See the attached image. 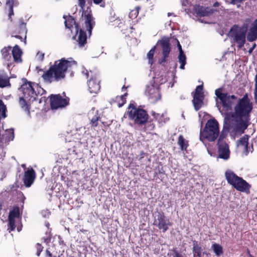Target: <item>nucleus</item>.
<instances>
[{
  "mask_svg": "<svg viewBox=\"0 0 257 257\" xmlns=\"http://www.w3.org/2000/svg\"><path fill=\"white\" fill-rule=\"evenodd\" d=\"M147 124L148 130L150 131L153 130L155 127V124L153 123V120L151 119L150 120L148 119Z\"/></svg>",
  "mask_w": 257,
  "mask_h": 257,
  "instance_id": "37998d69",
  "label": "nucleus"
},
{
  "mask_svg": "<svg viewBox=\"0 0 257 257\" xmlns=\"http://www.w3.org/2000/svg\"><path fill=\"white\" fill-rule=\"evenodd\" d=\"M222 91V88H219L215 90V93L217 97L220 99L222 106V109L220 111L224 115V123L225 117L232 110L233 102L232 100L237 99V97L234 95H229L227 93H223Z\"/></svg>",
  "mask_w": 257,
  "mask_h": 257,
  "instance_id": "423d86ee",
  "label": "nucleus"
},
{
  "mask_svg": "<svg viewBox=\"0 0 257 257\" xmlns=\"http://www.w3.org/2000/svg\"><path fill=\"white\" fill-rule=\"evenodd\" d=\"M8 221H9V224L11 228V230H14L16 228L15 219L8 218Z\"/></svg>",
  "mask_w": 257,
  "mask_h": 257,
  "instance_id": "79ce46f5",
  "label": "nucleus"
},
{
  "mask_svg": "<svg viewBox=\"0 0 257 257\" xmlns=\"http://www.w3.org/2000/svg\"><path fill=\"white\" fill-rule=\"evenodd\" d=\"M85 75H86V76L87 78H88V76H89V72H87L85 73Z\"/></svg>",
  "mask_w": 257,
  "mask_h": 257,
  "instance_id": "13d9d810",
  "label": "nucleus"
},
{
  "mask_svg": "<svg viewBox=\"0 0 257 257\" xmlns=\"http://www.w3.org/2000/svg\"><path fill=\"white\" fill-rule=\"evenodd\" d=\"M162 47V54L169 55L171 51L170 44L168 38H164L161 41Z\"/></svg>",
  "mask_w": 257,
  "mask_h": 257,
  "instance_id": "393cba45",
  "label": "nucleus"
},
{
  "mask_svg": "<svg viewBox=\"0 0 257 257\" xmlns=\"http://www.w3.org/2000/svg\"><path fill=\"white\" fill-rule=\"evenodd\" d=\"M153 225L162 230L163 232H165L172 225V223L163 212H158L154 216Z\"/></svg>",
  "mask_w": 257,
  "mask_h": 257,
  "instance_id": "9b49d317",
  "label": "nucleus"
},
{
  "mask_svg": "<svg viewBox=\"0 0 257 257\" xmlns=\"http://www.w3.org/2000/svg\"><path fill=\"white\" fill-rule=\"evenodd\" d=\"M225 179L228 183L236 190L249 193L251 186L241 177L237 176L231 170H227L225 173Z\"/></svg>",
  "mask_w": 257,
  "mask_h": 257,
  "instance_id": "20e7f679",
  "label": "nucleus"
},
{
  "mask_svg": "<svg viewBox=\"0 0 257 257\" xmlns=\"http://www.w3.org/2000/svg\"><path fill=\"white\" fill-rule=\"evenodd\" d=\"M2 5V3L1 2H0V6Z\"/></svg>",
  "mask_w": 257,
  "mask_h": 257,
  "instance_id": "69168bd1",
  "label": "nucleus"
},
{
  "mask_svg": "<svg viewBox=\"0 0 257 257\" xmlns=\"http://www.w3.org/2000/svg\"><path fill=\"white\" fill-rule=\"evenodd\" d=\"M49 98L50 106L52 109L63 108L69 104L70 99L66 96L65 92L62 93V95L60 94H51Z\"/></svg>",
  "mask_w": 257,
  "mask_h": 257,
  "instance_id": "9d476101",
  "label": "nucleus"
},
{
  "mask_svg": "<svg viewBox=\"0 0 257 257\" xmlns=\"http://www.w3.org/2000/svg\"><path fill=\"white\" fill-rule=\"evenodd\" d=\"M203 89V84L197 86L195 89L193 96H204L203 92L202 91Z\"/></svg>",
  "mask_w": 257,
  "mask_h": 257,
  "instance_id": "ea45409f",
  "label": "nucleus"
},
{
  "mask_svg": "<svg viewBox=\"0 0 257 257\" xmlns=\"http://www.w3.org/2000/svg\"><path fill=\"white\" fill-rule=\"evenodd\" d=\"M156 50V46L153 47L148 53L147 54V58L149 60V63L150 64H153L154 62V55L155 54Z\"/></svg>",
  "mask_w": 257,
  "mask_h": 257,
  "instance_id": "4c0bfd02",
  "label": "nucleus"
},
{
  "mask_svg": "<svg viewBox=\"0 0 257 257\" xmlns=\"http://www.w3.org/2000/svg\"><path fill=\"white\" fill-rule=\"evenodd\" d=\"M211 248L213 249L214 253L216 255L219 256H220L223 252V248L222 246L219 244L216 243H214L212 246Z\"/></svg>",
  "mask_w": 257,
  "mask_h": 257,
  "instance_id": "2f4dec72",
  "label": "nucleus"
},
{
  "mask_svg": "<svg viewBox=\"0 0 257 257\" xmlns=\"http://www.w3.org/2000/svg\"><path fill=\"white\" fill-rule=\"evenodd\" d=\"M127 95V93H125L123 95L121 96H117L115 97L114 102L117 105L120 107L122 106L126 102V96Z\"/></svg>",
  "mask_w": 257,
  "mask_h": 257,
  "instance_id": "c756f323",
  "label": "nucleus"
},
{
  "mask_svg": "<svg viewBox=\"0 0 257 257\" xmlns=\"http://www.w3.org/2000/svg\"><path fill=\"white\" fill-rule=\"evenodd\" d=\"M13 57L15 62L21 63L22 62V51L18 45H16L12 51Z\"/></svg>",
  "mask_w": 257,
  "mask_h": 257,
  "instance_id": "4be33fe9",
  "label": "nucleus"
},
{
  "mask_svg": "<svg viewBox=\"0 0 257 257\" xmlns=\"http://www.w3.org/2000/svg\"><path fill=\"white\" fill-rule=\"evenodd\" d=\"M41 57H42L41 60H43L44 58V54H42V56H41Z\"/></svg>",
  "mask_w": 257,
  "mask_h": 257,
  "instance_id": "052dcab7",
  "label": "nucleus"
},
{
  "mask_svg": "<svg viewBox=\"0 0 257 257\" xmlns=\"http://www.w3.org/2000/svg\"><path fill=\"white\" fill-rule=\"evenodd\" d=\"M219 130L218 121L215 119H209L203 131L200 133V140L203 138L209 142L214 141L219 136Z\"/></svg>",
  "mask_w": 257,
  "mask_h": 257,
  "instance_id": "0eeeda50",
  "label": "nucleus"
},
{
  "mask_svg": "<svg viewBox=\"0 0 257 257\" xmlns=\"http://www.w3.org/2000/svg\"><path fill=\"white\" fill-rule=\"evenodd\" d=\"M126 115L130 119L139 125L147 124L149 119L147 111L144 109L137 108L133 103H130L127 107Z\"/></svg>",
  "mask_w": 257,
  "mask_h": 257,
  "instance_id": "39448f33",
  "label": "nucleus"
},
{
  "mask_svg": "<svg viewBox=\"0 0 257 257\" xmlns=\"http://www.w3.org/2000/svg\"><path fill=\"white\" fill-rule=\"evenodd\" d=\"M256 44L254 43L253 46L251 48H249V49L248 50V52L249 53H251L252 52V51L254 49V48L256 47Z\"/></svg>",
  "mask_w": 257,
  "mask_h": 257,
  "instance_id": "603ef678",
  "label": "nucleus"
},
{
  "mask_svg": "<svg viewBox=\"0 0 257 257\" xmlns=\"http://www.w3.org/2000/svg\"><path fill=\"white\" fill-rule=\"evenodd\" d=\"M168 255L169 257H185L179 252L177 248H172Z\"/></svg>",
  "mask_w": 257,
  "mask_h": 257,
  "instance_id": "58836bf2",
  "label": "nucleus"
},
{
  "mask_svg": "<svg viewBox=\"0 0 257 257\" xmlns=\"http://www.w3.org/2000/svg\"><path fill=\"white\" fill-rule=\"evenodd\" d=\"M219 158L225 160H228L230 157L229 146L227 143L217 144Z\"/></svg>",
  "mask_w": 257,
  "mask_h": 257,
  "instance_id": "f3484780",
  "label": "nucleus"
},
{
  "mask_svg": "<svg viewBox=\"0 0 257 257\" xmlns=\"http://www.w3.org/2000/svg\"><path fill=\"white\" fill-rule=\"evenodd\" d=\"M41 57H42L41 60H43L44 58V54H42V56H41Z\"/></svg>",
  "mask_w": 257,
  "mask_h": 257,
  "instance_id": "bf43d9fd",
  "label": "nucleus"
},
{
  "mask_svg": "<svg viewBox=\"0 0 257 257\" xmlns=\"http://www.w3.org/2000/svg\"><path fill=\"white\" fill-rule=\"evenodd\" d=\"M7 111V109L6 105L4 104L3 100L0 99V120L5 118L7 116L6 114Z\"/></svg>",
  "mask_w": 257,
  "mask_h": 257,
  "instance_id": "473e14b6",
  "label": "nucleus"
},
{
  "mask_svg": "<svg viewBox=\"0 0 257 257\" xmlns=\"http://www.w3.org/2000/svg\"><path fill=\"white\" fill-rule=\"evenodd\" d=\"M178 144L180 147V149L183 151L187 150L188 147V141H186L182 135H180L178 137Z\"/></svg>",
  "mask_w": 257,
  "mask_h": 257,
  "instance_id": "cd10ccee",
  "label": "nucleus"
},
{
  "mask_svg": "<svg viewBox=\"0 0 257 257\" xmlns=\"http://www.w3.org/2000/svg\"><path fill=\"white\" fill-rule=\"evenodd\" d=\"M93 3L95 4H99L100 3H101V2L102 1V0H93Z\"/></svg>",
  "mask_w": 257,
  "mask_h": 257,
  "instance_id": "5fc2aeb1",
  "label": "nucleus"
},
{
  "mask_svg": "<svg viewBox=\"0 0 257 257\" xmlns=\"http://www.w3.org/2000/svg\"><path fill=\"white\" fill-rule=\"evenodd\" d=\"M65 26L66 28L68 29H71L73 27V25L76 26V25L78 24L76 23L75 19L71 16H69L67 20L65 21Z\"/></svg>",
  "mask_w": 257,
  "mask_h": 257,
  "instance_id": "f704fd0d",
  "label": "nucleus"
},
{
  "mask_svg": "<svg viewBox=\"0 0 257 257\" xmlns=\"http://www.w3.org/2000/svg\"><path fill=\"white\" fill-rule=\"evenodd\" d=\"M220 5L219 3L218 2H215L214 4H213V6L214 7H219Z\"/></svg>",
  "mask_w": 257,
  "mask_h": 257,
  "instance_id": "6e6d98bb",
  "label": "nucleus"
},
{
  "mask_svg": "<svg viewBox=\"0 0 257 257\" xmlns=\"http://www.w3.org/2000/svg\"><path fill=\"white\" fill-rule=\"evenodd\" d=\"M123 88H126V87H125V86L124 85L123 87H122V89Z\"/></svg>",
  "mask_w": 257,
  "mask_h": 257,
  "instance_id": "0e129e2a",
  "label": "nucleus"
},
{
  "mask_svg": "<svg viewBox=\"0 0 257 257\" xmlns=\"http://www.w3.org/2000/svg\"><path fill=\"white\" fill-rule=\"evenodd\" d=\"M253 108L252 103L250 102L247 94L239 99L234 107V111L228 113L225 117L224 128L229 130L231 123L234 121L236 123L232 126V132L235 135L241 134L247 128L250 120V113Z\"/></svg>",
  "mask_w": 257,
  "mask_h": 257,
  "instance_id": "f257e3e1",
  "label": "nucleus"
},
{
  "mask_svg": "<svg viewBox=\"0 0 257 257\" xmlns=\"http://www.w3.org/2000/svg\"><path fill=\"white\" fill-rule=\"evenodd\" d=\"M193 11L199 17L209 16L214 12L213 9L209 8H204L200 5H195L193 8Z\"/></svg>",
  "mask_w": 257,
  "mask_h": 257,
  "instance_id": "a211bd4d",
  "label": "nucleus"
},
{
  "mask_svg": "<svg viewBox=\"0 0 257 257\" xmlns=\"http://www.w3.org/2000/svg\"><path fill=\"white\" fill-rule=\"evenodd\" d=\"M246 32V30L237 25H233L229 31V35L233 38L238 49L242 48L245 43Z\"/></svg>",
  "mask_w": 257,
  "mask_h": 257,
  "instance_id": "1a4fd4ad",
  "label": "nucleus"
},
{
  "mask_svg": "<svg viewBox=\"0 0 257 257\" xmlns=\"http://www.w3.org/2000/svg\"><path fill=\"white\" fill-rule=\"evenodd\" d=\"M39 71H43V70H42V69H40L38 71V72H39Z\"/></svg>",
  "mask_w": 257,
  "mask_h": 257,
  "instance_id": "e2e57ef3",
  "label": "nucleus"
},
{
  "mask_svg": "<svg viewBox=\"0 0 257 257\" xmlns=\"http://www.w3.org/2000/svg\"><path fill=\"white\" fill-rule=\"evenodd\" d=\"M25 83L22 85L21 89L25 99L21 97L19 100V103L21 107L28 114H30V104H29L26 99L30 102H33L36 99L37 93L32 86V82H28L25 79Z\"/></svg>",
  "mask_w": 257,
  "mask_h": 257,
  "instance_id": "7ed1b4c3",
  "label": "nucleus"
},
{
  "mask_svg": "<svg viewBox=\"0 0 257 257\" xmlns=\"http://www.w3.org/2000/svg\"><path fill=\"white\" fill-rule=\"evenodd\" d=\"M44 242L48 243L50 241L51 237H47L46 238H44Z\"/></svg>",
  "mask_w": 257,
  "mask_h": 257,
  "instance_id": "864d4df0",
  "label": "nucleus"
},
{
  "mask_svg": "<svg viewBox=\"0 0 257 257\" xmlns=\"http://www.w3.org/2000/svg\"><path fill=\"white\" fill-rule=\"evenodd\" d=\"M177 47H178V50H179V53H183L184 52H183V51L182 50V46L180 45L179 41L178 40H177Z\"/></svg>",
  "mask_w": 257,
  "mask_h": 257,
  "instance_id": "3c124183",
  "label": "nucleus"
},
{
  "mask_svg": "<svg viewBox=\"0 0 257 257\" xmlns=\"http://www.w3.org/2000/svg\"><path fill=\"white\" fill-rule=\"evenodd\" d=\"M113 23V25H116L119 31L126 36L133 32V27L131 26V25L126 23L125 21L120 19H115Z\"/></svg>",
  "mask_w": 257,
  "mask_h": 257,
  "instance_id": "2eb2a0df",
  "label": "nucleus"
},
{
  "mask_svg": "<svg viewBox=\"0 0 257 257\" xmlns=\"http://www.w3.org/2000/svg\"><path fill=\"white\" fill-rule=\"evenodd\" d=\"M78 1L79 6L82 10V17L84 20L85 28L88 32L89 36H90L92 33V30L95 24L91 13V10L90 7H87L86 11L84 10L85 6V0H78Z\"/></svg>",
  "mask_w": 257,
  "mask_h": 257,
  "instance_id": "6e6552de",
  "label": "nucleus"
},
{
  "mask_svg": "<svg viewBox=\"0 0 257 257\" xmlns=\"http://www.w3.org/2000/svg\"><path fill=\"white\" fill-rule=\"evenodd\" d=\"M192 103L196 111L199 110L203 104L204 96H193Z\"/></svg>",
  "mask_w": 257,
  "mask_h": 257,
  "instance_id": "b1692460",
  "label": "nucleus"
},
{
  "mask_svg": "<svg viewBox=\"0 0 257 257\" xmlns=\"http://www.w3.org/2000/svg\"><path fill=\"white\" fill-rule=\"evenodd\" d=\"M151 113V115L154 117L155 120L160 122V119L161 117V116L159 113H156L154 111H152Z\"/></svg>",
  "mask_w": 257,
  "mask_h": 257,
  "instance_id": "a18cd8bd",
  "label": "nucleus"
},
{
  "mask_svg": "<svg viewBox=\"0 0 257 257\" xmlns=\"http://www.w3.org/2000/svg\"><path fill=\"white\" fill-rule=\"evenodd\" d=\"M179 62L180 63V69H184L186 64V56L184 53H180L178 56Z\"/></svg>",
  "mask_w": 257,
  "mask_h": 257,
  "instance_id": "e433bc0d",
  "label": "nucleus"
},
{
  "mask_svg": "<svg viewBox=\"0 0 257 257\" xmlns=\"http://www.w3.org/2000/svg\"><path fill=\"white\" fill-rule=\"evenodd\" d=\"M75 29L76 34L73 36L72 39L76 41L79 47H83L87 43V37L86 32L83 29L80 28L79 24L76 25Z\"/></svg>",
  "mask_w": 257,
  "mask_h": 257,
  "instance_id": "4468645a",
  "label": "nucleus"
},
{
  "mask_svg": "<svg viewBox=\"0 0 257 257\" xmlns=\"http://www.w3.org/2000/svg\"><path fill=\"white\" fill-rule=\"evenodd\" d=\"M90 78L87 81L88 90L91 93H97L100 89V81L97 73L90 71Z\"/></svg>",
  "mask_w": 257,
  "mask_h": 257,
  "instance_id": "ddd939ff",
  "label": "nucleus"
},
{
  "mask_svg": "<svg viewBox=\"0 0 257 257\" xmlns=\"http://www.w3.org/2000/svg\"><path fill=\"white\" fill-rule=\"evenodd\" d=\"M226 3H227L228 4H236L238 3H240L243 1H244L245 0H224Z\"/></svg>",
  "mask_w": 257,
  "mask_h": 257,
  "instance_id": "09e8293b",
  "label": "nucleus"
},
{
  "mask_svg": "<svg viewBox=\"0 0 257 257\" xmlns=\"http://www.w3.org/2000/svg\"><path fill=\"white\" fill-rule=\"evenodd\" d=\"M7 133H9L10 135L7 136V138L9 141H12L14 139V129L8 130L7 131Z\"/></svg>",
  "mask_w": 257,
  "mask_h": 257,
  "instance_id": "c03bdc74",
  "label": "nucleus"
},
{
  "mask_svg": "<svg viewBox=\"0 0 257 257\" xmlns=\"http://www.w3.org/2000/svg\"><path fill=\"white\" fill-rule=\"evenodd\" d=\"M76 64V61L72 58L68 59L63 58L55 61L47 70L43 71L41 77L44 82L47 83L61 81L65 78L68 68Z\"/></svg>",
  "mask_w": 257,
  "mask_h": 257,
  "instance_id": "f03ea898",
  "label": "nucleus"
},
{
  "mask_svg": "<svg viewBox=\"0 0 257 257\" xmlns=\"http://www.w3.org/2000/svg\"><path fill=\"white\" fill-rule=\"evenodd\" d=\"M36 178V173L33 168L28 169L24 173L23 182L26 187H30L33 184Z\"/></svg>",
  "mask_w": 257,
  "mask_h": 257,
  "instance_id": "dca6fc26",
  "label": "nucleus"
},
{
  "mask_svg": "<svg viewBox=\"0 0 257 257\" xmlns=\"http://www.w3.org/2000/svg\"><path fill=\"white\" fill-rule=\"evenodd\" d=\"M249 137L248 135H245L237 142V146L241 145L244 147L245 155H247L249 151L252 152L253 150L252 146H251V150L250 147L248 146Z\"/></svg>",
  "mask_w": 257,
  "mask_h": 257,
  "instance_id": "412c9836",
  "label": "nucleus"
},
{
  "mask_svg": "<svg viewBox=\"0 0 257 257\" xmlns=\"http://www.w3.org/2000/svg\"><path fill=\"white\" fill-rule=\"evenodd\" d=\"M66 18H67V16H65V15H64V16H63V18H64V19H65V20H67V19H66Z\"/></svg>",
  "mask_w": 257,
  "mask_h": 257,
  "instance_id": "680f3d73",
  "label": "nucleus"
},
{
  "mask_svg": "<svg viewBox=\"0 0 257 257\" xmlns=\"http://www.w3.org/2000/svg\"><path fill=\"white\" fill-rule=\"evenodd\" d=\"M255 85H254V98L257 102V74L255 76L254 78Z\"/></svg>",
  "mask_w": 257,
  "mask_h": 257,
  "instance_id": "8fccbe9b",
  "label": "nucleus"
},
{
  "mask_svg": "<svg viewBox=\"0 0 257 257\" xmlns=\"http://www.w3.org/2000/svg\"><path fill=\"white\" fill-rule=\"evenodd\" d=\"M257 39V19L255 20L252 24L247 35V40L249 42H253Z\"/></svg>",
  "mask_w": 257,
  "mask_h": 257,
  "instance_id": "aec40b11",
  "label": "nucleus"
},
{
  "mask_svg": "<svg viewBox=\"0 0 257 257\" xmlns=\"http://www.w3.org/2000/svg\"><path fill=\"white\" fill-rule=\"evenodd\" d=\"M14 0H7L6 2V7L8 8L9 19L12 21V16L14 15Z\"/></svg>",
  "mask_w": 257,
  "mask_h": 257,
  "instance_id": "c85d7f7f",
  "label": "nucleus"
},
{
  "mask_svg": "<svg viewBox=\"0 0 257 257\" xmlns=\"http://www.w3.org/2000/svg\"><path fill=\"white\" fill-rule=\"evenodd\" d=\"M146 93L149 99L151 100L153 103H156L161 98L160 91L153 86L149 88Z\"/></svg>",
  "mask_w": 257,
  "mask_h": 257,
  "instance_id": "6ab92c4d",
  "label": "nucleus"
},
{
  "mask_svg": "<svg viewBox=\"0 0 257 257\" xmlns=\"http://www.w3.org/2000/svg\"><path fill=\"white\" fill-rule=\"evenodd\" d=\"M27 29L26 23L24 22L22 18L20 19L18 23L16 24L12 32L11 36L21 40L22 41L24 40L26 43L27 38Z\"/></svg>",
  "mask_w": 257,
  "mask_h": 257,
  "instance_id": "f8f14e48",
  "label": "nucleus"
},
{
  "mask_svg": "<svg viewBox=\"0 0 257 257\" xmlns=\"http://www.w3.org/2000/svg\"><path fill=\"white\" fill-rule=\"evenodd\" d=\"M19 216L20 208L18 206H15L13 209L10 211L8 218L15 219L16 218H18Z\"/></svg>",
  "mask_w": 257,
  "mask_h": 257,
  "instance_id": "72a5a7b5",
  "label": "nucleus"
},
{
  "mask_svg": "<svg viewBox=\"0 0 257 257\" xmlns=\"http://www.w3.org/2000/svg\"><path fill=\"white\" fill-rule=\"evenodd\" d=\"M99 121H101L100 117L97 111L96 114L90 119V124L91 127H97L99 124Z\"/></svg>",
  "mask_w": 257,
  "mask_h": 257,
  "instance_id": "7c9ffc66",
  "label": "nucleus"
},
{
  "mask_svg": "<svg viewBox=\"0 0 257 257\" xmlns=\"http://www.w3.org/2000/svg\"><path fill=\"white\" fill-rule=\"evenodd\" d=\"M36 248H37V253H36V254L38 255V256H39L41 252H42V250H43V246H42V245L40 243H37L36 244Z\"/></svg>",
  "mask_w": 257,
  "mask_h": 257,
  "instance_id": "de8ad7c7",
  "label": "nucleus"
},
{
  "mask_svg": "<svg viewBox=\"0 0 257 257\" xmlns=\"http://www.w3.org/2000/svg\"><path fill=\"white\" fill-rule=\"evenodd\" d=\"M193 257H202V248L196 240H193Z\"/></svg>",
  "mask_w": 257,
  "mask_h": 257,
  "instance_id": "bb28decb",
  "label": "nucleus"
},
{
  "mask_svg": "<svg viewBox=\"0 0 257 257\" xmlns=\"http://www.w3.org/2000/svg\"><path fill=\"white\" fill-rule=\"evenodd\" d=\"M12 47L11 46L5 47L1 50L3 58L6 61H9L12 58Z\"/></svg>",
  "mask_w": 257,
  "mask_h": 257,
  "instance_id": "a878e982",
  "label": "nucleus"
},
{
  "mask_svg": "<svg viewBox=\"0 0 257 257\" xmlns=\"http://www.w3.org/2000/svg\"><path fill=\"white\" fill-rule=\"evenodd\" d=\"M229 130H229H227L226 128H224V126L223 127L222 131L219 136V139L217 141L218 144L226 143L225 139L226 138L227 133L229 131Z\"/></svg>",
  "mask_w": 257,
  "mask_h": 257,
  "instance_id": "c9c22d12",
  "label": "nucleus"
},
{
  "mask_svg": "<svg viewBox=\"0 0 257 257\" xmlns=\"http://www.w3.org/2000/svg\"><path fill=\"white\" fill-rule=\"evenodd\" d=\"M247 253L248 254L249 257H253L250 253L249 250H247Z\"/></svg>",
  "mask_w": 257,
  "mask_h": 257,
  "instance_id": "4d7b16f0",
  "label": "nucleus"
},
{
  "mask_svg": "<svg viewBox=\"0 0 257 257\" xmlns=\"http://www.w3.org/2000/svg\"><path fill=\"white\" fill-rule=\"evenodd\" d=\"M169 55H166L165 56V54H163L162 57L159 60V62L162 65H164L165 63L166 62L167 58L168 57Z\"/></svg>",
  "mask_w": 257,
  "mask_h": 257,
  "instance_id": "49530a36",
  "label": "nucleus"
},
{
  "mask_svg": "<svg viewBox=\"0 0 257 257\" xmlns=\"http://www.w3.org/2000/svg\"><path fill=\"white\" fill-rule=\"evenodd\" d=\"M140 10L139 7H136L132 10L129 14V17L132 19H134L137 17Z\"/></svg>",
  "mask_w": 257,
  "mask_h": 257,
  "instance_id": "a19ab883",
  "label": "nucleus"
},
{
  "mask_svg": "<svg viewBox=\"0 0 257 257\" xmlns=\"http://www.w3.org/2000/svg\"><path fill=\"white\" fill-rule=\"evenodd\" d=\"M10 77L4 71H0V87H10Z\"/></svg>",
  "mask_w": 257,
  "mask_h": 257,
  "instance_id": "5701e85b",
  "label": "nucleus"
}]
</instances>
